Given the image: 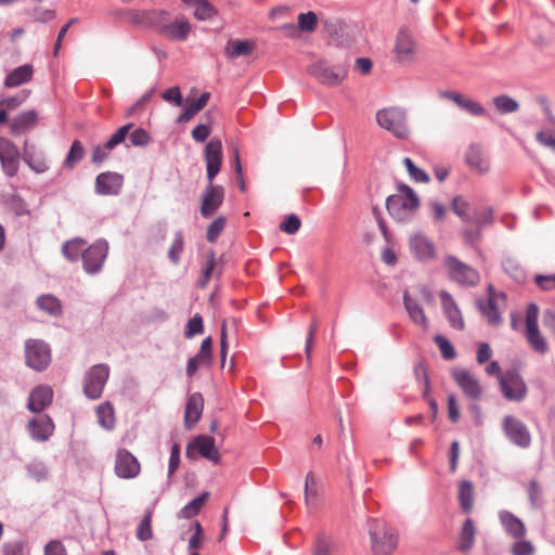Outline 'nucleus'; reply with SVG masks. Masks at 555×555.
<instances>
[{"label": "nucleus", "instance_id": "0e129e2a", "mask_svg": "<svg viewBox=\"0 0 555 555\" xmlns=\"http://www.w3.org/2000/svg\"><path fill=\"white\" fill-rule=\"evenodd\" d=\"M109 151L107 147H106V143H104L103 145H96L94 146L93 151H92V156H91V160L94 163V164H101L103 163L105 159H107L108 157V154H109Z\"/></svg>", "mask_w": 555, "mask_h": 555}, {"label": "nucleus", "instance_id": "412c9836", "mask_svg": "<svg viewBox=\"0 0 555 555\" xmlns=\"http://www.w3.org/2000/svg\"><path fill=\"white\" fill-rule=\"evenodd\" d=\"M504 430L512 442L515 444L527 448L531 442V437L524 424L519 418H505Z\"/></svg>", "mask_w": 555, "mask_h": 555}, {"label": "nucleus", "instance_id": "7ed1b4c3", "mask_svg": "<svg viewBox=\"0 0 555 555\" xmlns=\"http://www.w3.org/2000/svg\"><path fill=\"white\" fill-rule=\"evenodd\" d=\"M370 535L376 555H390L397 548V534L383 522L375 520L370 528Z\"/></svg>", "mask_w": 555, "mask_h": 555}, {"label": "nucleus", "instance_id": "2f4dec72", "mask_svg": "<svg viewBox=\"0 0 555 555\" xmlns=\"http://www.w3.org/2000/svg\"><path fill=\"white\" fill-rule=\"evenodd\" d=\"M28 427L31 437L37 440H47L54 430L51 418H30Z\"/></svg>", "mask_w": 555, "mask_h": 555}, {"label": "nucleus", "instance_id": "69168bd1", "mask_svg": "<svg viewBox=\"0 0 555 555\" xmlns=\"http://www.w3.org/2000/svg\"><path fill=\"white\" fill-rule=\"evenodd\" d=\"M210 127L205 124L197 125L192 130V138L197 142H204L210 135Z\"/></svg>", "mask_w": 555, "mask_h": 555}, {"label": "nucleus", "instance_id": "aec40b11", "mask_svg": "<svg viewBox=\"0 0 555 555\" xmlns=\"http://www.w3.org/2000/svg\"><path fill=\"white\" fill-rule=\"evenodd\" d=\"M465 164L472 171L485 175L490 170V160L479 145H470L465 153Z\"/></svg>", "mask_w": 555, "mask_h": 555}, {"label": "nucleus", "instance_id": "0eeeda50", "mask_svg": "<svg viewBox=\"0 0 555 555\" xmlns=\"http://www.w3.org/2000/svg\"><path fill=\"white\" fill-rule=\"evenodd\" d=\"M539 308L535 304H530L526 312V337L529 345L539 353H545L548 345L541 335L538 326Z\"/></svg>", "mask_w": 555, "mask_h": 555}, {"label": "nucleus", "instance_id": "37998d69", "mask_svg": "<svg viewBox=\"0 0 555 555\" xmlns=\"http://www.w3.org/2000/svg\"><path fill=\"white\" fill-rule=\"evenodd\" d=\"M493 104L501 114L514 113L519 108L518 102L507 95L493 98Z\"/></svg>", "mask_w": 555, "mask_h": 555}, {"label": "nucleus", "instance_id": "052dcab7", "mask_svg": "<svg viewBox=\"0 0 555 555\" xmlns=\"http://www.w3.org/2000/svg\"><path fill=\"white\" fill-rule=\"evenodd\" d=\"M204 330L203 319L199 314H195L189 322L185 336L188 338L193 337L196 334H201Z\"/></svg>", "mask_w": 555, "mask_h": 555}, {"label": "nucleus", "instance_id": "c03bdc74", "mask_svg": "<svg viewBox=\"0 0 555 555\" xmlns=\"http://www.w3.org/2000/svg\"><path fill=\"white\" fill-rule=\"evenodd\" d=\"M204 409V398L201 393H193L189 397L184 416H201Z\"/></svg>", "mask_w": 555, "mask_h": 555}, {"label": "nucleus", "instance_id": "603ef678", "mask_svg": "<svg viewBox=\"0 0 555 555\" xmlns=\"http://www.w3.org/2000/svg\"><path fill=\"white\" fill-rule=\"evenodd\" d=\"M216 268V257L215 253L210 251L209 256L205 262V266L203 268L202 278L198 282L199 287L205 288L215 271Z\"/></svg>", "mask_w": 555, "mask_h": 555}, {"label": "nucleus", "instance_id": "6e6d98bb", "mask_svg": "<svg viewBox=\"0 0 555 555\" xmlns=\"http://www.w3.org/2000/svg\"><path fill=\"white\" fill-rule=\"evenodd\" d=\"M184 241L182 234L179 232L176 234V237L169 248L168 256L172 263L177 264L180 260L181 254L183 251Z\"/></svg>", "mask_w": 555, "mask_h": 555}, {"label": "nucleus", "instance_id": "c9c22d12", "mask_svg": "<svg viewBox=\"0 0 555 555\" xmlns=\"http://www.w3.org/2000/svg\"><path fill=\"white\" fill-rule=\"evenodd\" d=\"M459 500L462 508L468 513L474 504V488L472 482L462 481L459 486Z\"/></svg>", "mask_w": 555, "mask_h": 555}, {"label": "nucleus", "instance_id": "a211bd4d", "mask_svg": "<svg viewBox=\"0 0 555 555\" xmlns=\"http://www.w3.org/2000/svg\"><path fill=\"white\" fill-rule=\"evenodd\" d=\"M395 53L399 61H410L414 57L417 47L414 37L406 29H400L396 37Z\"/></svg>", "mask_w": 555, "mask_h": 555}, {"label": "nucleus", "instance_id": "f03ea898", "mask_svg": "<svg viewBox=\"0 0 555 555\" xmlns=\"http://www.w3.org/2000/svg\"><path fill=\"white\" fill-rule=\"evenodd\" d=\"M443 262L448 272V276L456 284L461 286L473 287L480 282L479 272L455 256H447Z\"/></svg>", "mask_w": 555, "mask_h": 555}, {"label": "nucleus", "instance_id": "680f3d73", "mask_svg": "<svg viewBox=\"0 0 555 555\" xmlns=\"http://www.w3.org/2000/svg\"><path fill=\"white\" fill-rule=\"evenodd\" d=\"M535 284L543 291H551L555 288V274L542 275L538 274L534 278Z\"/></svg>", "mask_w": 555, "mask_h": 555}, {"label": "nucleus", "instance_id": "f8f14e48", "mask_svg": "<svg viewBox=\"0 0 555 555\" xmlns=\"http://www.w3.org/2000/svg\"><path fill=\"white\" fill-rule=\"evenodd\" d=\"M204 157L206 163L207 179L209 182H212L216 176L220 172L222 165L223 154L221 140H210L205 146Z\"/></svg>", "mask_w": 555, "mask_h": 555}, {"label": "nucleus", "instance_id": "e2e57ef3", "mask_svg": "<svg viewBox=\"0 0 555 555\" xmlns=\"http://www.w3.org/2000/svg\"><path fill=\"white\" fill-rule=\"evenodd\" d=\"M44 555H67V551L61 541L53 540L46 545Z\"/></svg>", "mask_w": 555, "mask_h": 555}, {"label": "nucleus", "instance_id": "bb28decb", "mask_svg": "<svg viewBox=\"0 0 555 555\" xmlns=\"http://www.w3.org/2000/svg\"><path fill=\"white\" fill-rule=\"evenodd\" d=\"M499 518L508 535L514 539L525 538L527 531L526 526L514 514L507 511H502L499 514Z\"/></svg>", "mask_w": 555, "mask_h": 555}, {"label": "nucleus", "instance_id": "39448f33", "mask_svg": "<svg viewBox=\"0 0 555 555\" xmlns=\"http://www.w3.org/2000/svg\"><path fill=\"white\" fill-rule=\"evenodd\" d=\"M345 65H331L326 61H318L308 67V73L322 85L339 86L347 76Z\"/></svg>", "mask_w": 555, "mask_h": 555}, {"label": "nucleus", "instance_id": "a19ab883", "mask_svg": "<svg viewBox=\"0 0 555 555\" xmlns=\"http://www.w3.org/2000/svg\"><path fill=\"white\" fill-rule=\"evenodd\" d=\"M83 155L85 149L82 146V143L79 140H75L72 143V146L64 160V167L68 169L74 168V166L83 158Z\"/></svg>", "mask_w": 555, "mask_h": 555}, {"label": "nucleus", "instance_id": "2eb2a0df", "mask_svg": "<svg viewBox=\"0 0 555 555\" xmlns=\"http://www.w3.org/2000/svg\"><path fill=\"white\" fill-rule=\"evenodd\" d=\"M452 376L463 393L473 400H478L482 395V387L478 378L468 370H454Z\"/></svg>", "mask_w": 555, "mask_h": 555}, {"label": "nucleus", "instance_id": "a878e982", "mask_svg": "<svg viewBox=\"0 0 555 555\" xmlns=\"http://www.w3.org/2000/svg\"><path fill=\"white\" fill-rule=\"evenodd\" d=\"M122 179L117 173H100L95 180L96 192L103 195H115L119 192Z\"/></svg>", "mask_w": 555, "mask_h": 555}, {"label": "nucleus", "instance_id": "864d4df0", "mask_svg": "<svg viewBox=\"0 0 555 555\" xmlns=\"http://www.w3.org/2000/svg\"><path fill=\"white\" fill-rule=\"evenodd\" d=\"M225 227V218L224 217H218L215 219L207 229V241L210 243H214L217 241L218 236L221 234V232L224 230Z\"/></svg>", "mask_w": 555, "mask_h": 555}, {"label": "nucleus", "instance_id": "de8ad7c7", "mask_svg": "<svg viewBox=\"0 0 555 555\" xmlns=\"http://www.w3.org/2000/svg\"><path fill=\"white\" fill-rule=\"evenodd\" d=\"M132 127H133V124H127V125L118 128L112 134V137L105 142L106 143V147L108 150H113L114 147H116L117 145L122 143L126 140V138L128 137L129 131H130V129Z\"/></svg>", "mask_w": 555, "mask_h": 555}, {"label": "nucleus", "instance_id": "09e8293b", "mask_svg": "<svg viewBox=\"0 0 555 555\" xmlns=\"http://www.w3.org/2000/svg\"><path fill=\"white\" fill-rule=\"evenodd\" d=\"M313 555H336V547L330 539L319 537L314 543Z\"/></svg>", "mask_w": 555, "mask_h": 555}, {"label": "nucleus", "instance_id": "f257e3e1", "mask_svg": "<svg viewBox=\"0 0 555 555\" xmlns=\"http://www.w3.org/2000/svg\"><path fill=\"white\" fill-rule=\"evenodd\" d=\"M420 198L416 193L405 184L397 186V193L387 197L386 208L391 217L398 221H405L417 210Z\"/></svg>", "mask_w": 555, "mask_h": 555}, {"label": "nucleus", "instance_id": "20e7f679", "mask_svg": "<svg viewBox=\"0 0 555 555\" xmlns=\"http://www.w3.org/2000/svg\"><path fill=\"white\" fill-rule=\"evenodd\" d=\"M377 124L395 137L404 139L409 134L404 111L398 107H387L376 113Z\"/></svg>", "mask_w": 555, "mask_h": 555}, {"label": "nucleus", "instance_id": "338daca9", "mask_svg": "<svg viewBox=\"0 0 555 555\" xmlns=\"http://www.w3.org/2000/svg\"><path fill=\"white\" fill-rule=\"evenodd\" d=\"M537 141L555 152V135L547 131H539L535 134Z\"/></svg>", "mask_w": 555, "mask_h": 555}, {"label": "nucleus", "instance_id": "9d476101", "mask_svg": "<svg viewBox=\"0 0 555 555\" xmlns=\"http://www.w3.org/2000/svg\"><path fill=\"white\" fill-rule=\"evenodd\" d=\"M506 307V296L504 293H495L492 287L489 288L488 300L486 304L479 302V309L491 325H499L502 322L501 313Z\"/></svg>", "mask_w": 555, "mask_h": 555}, {"label": "nucleus", "instance_id": "c756f323", "mask_svg": "<svg viewBox=\"0 0 555 555\" xmlns=\"http://www.w3.org/2000/svg\"><path fill=\"white\" fill-rule=\"evenodd\" d=\"M191 26L184 18L176 20L173 23L162 27L160 31L164 36L173 40H185L190 34Z\"/></svg>", "mask_w": 555, "mask_h": 555}, {"label": "nucleus", "instance_id": "8fccbe9b", "mask_svg": "<svg viewBox=\"0 0 555 555\" xmlns=\"http://www.w3.org/2000/svg\"><path fill=\"white\" fill-rule=\"evenodd\" d=\"M318 16L314 12L300 13L298 15V28L302 31L311 33L317 28Z\"/></svg>", "mask_w": 555, "mask_h": 555}, {"label": "nucleus", "instance_id": "4c0bfd02", "mask_svg": "<svg viewBox=\"0 0 555 555\" xmlns=\"http://www.w3.org/2000/svg\"><path fill=\"white\" fill-rule=\"evenodd\" d=\"M469 207V202L463 196L457 195L453 197L451 203L452 211L465 223L474 222V219L468 215Z\"/></svg>", "mask_w": 555, "mask_h": 555}, {"label": "nucleus", "instance_id": "1a4fd4ad", "mask_svg": "<svg viewBox=\"0 0 555 555\" xmlns=\"http://www.w3.org/2000/svg\"><path fill=\"white\" fill-rule=\"evenodd\" d=\"M500 388L507 400L520 401L527 395V387L520 375L515 371H507L500 376Z\"/></svg>", "mask_w": 555, "mask_h": 555}, {"label": "nucleus", "instance_id": "f704fd0d", "mask_svg": "<svg viewBox=\"0 0 555 555\" xmlns=\"http://www.w3.org/2000/svg\"><path fill=\"white\" fill-rule=\"evenodd\" d=\"M186 5L194 7V16L201 21L209 20L215 15L214 7L207 0H183Z\"/></svg>", "mask_w": 555, "mask_h": 555}, {"label": "nucleus", "instance_id": "3c124183", "mask_svg": "<svg viewBox=\"0 0 555 555\" xmlns=\"http://www.w3.org/2000/svg\"><path fill=\"white\" fill-rule=\"evenodd\" d=\"M516 540L517 541L511 546L512 555H534L535 547L530 541L525 540L524 538Z\"/></svg>", "mask_w": 555, "mask_h": 555}, {"label": "nucleus", "instance_id": "c85d7f7f", "mask_svg": "<svg viewBox=\"0 0 555 555\" xmlns=\"http://www.w3.org/2000/svg\"><path fill=\"white\" fill-rule=\"evenodd\" d=\"M33 76L34 67L30 64H25L8 74L3 83L7 88H15L30 81Z\"/></svg>", "mask_w": 555, "mask_h": 555}, {"label": "nucleus", "instance_id": "72a5a7b5", "mask_svg": "<svg viewBox=\"0 0 555 555\" xmlns=\"http://www.w3.org/2000/svg\"><path fill=\"white\" fill-rule=\"evenodd\" d=\"M210 94L204 92L197 100H194L186 106L184 112L179 116L180 122H186L191 120L198 112H201L207 104Z\"/></svg>", "mask_w": 555, "mask_h": 555}, {"label": "nucleus", "instance_id": "bf43d9fd", "mask_svg": "<svg viewBox=\"0 0 555 555\" xmlns=\"http://www.w3.org/2000/svg\"><path fill=\"white\" fill-rule=\"evenodd\" d=\"M129 140L132 145L135 146H145L149 144L151 138L147 131L142 128H137L131 133L129 132Z\"/></svg>", "mask_w": 555, "mask_h": 555}, {"label": "nucleus", "instance_id": "7c9ffc66", "mask_svg": "<svg viewBox=\"0 0 555 555\" xmlns=\"http://www.w3.org/2000/svg\"><path fill=\"white\" fill-rule=\"evenodd\" d=\"M256 43L251 40H229L224 53L229 59H237L253 53Z\"/></svg>", "mask_w": 555, "mask_h": 555}, {"label": "nucleus", "instance_id": "4d7b16f0", "mask_svg": "<svg viewBox=\"0 0 555 555\" xmlns=\"http://www.w3.org/2000/svg\"><path fill=\"white\" fill-rule=\"evenodd\" d=\"M202 360L203 365H209L212 359V339L207 337L202 341L199 351L195 356Z\"/></svg>", "mask_w": 555, "mask_h": 555}, {"label": "nucleus", "instance_id": "9b49d317", "mask_svg": "<svg viewBox=\"0 0 555 555\" xmlns=\"http://www.w3.org/2000/svg\"><path fill=\"white\" fill-rule=\"evenodd\" d=\"M20 157L16 145L7 138H0V162L7 176L14 177L17 173Z\"/></svg>", "mask_w": 555, "mask_h": 555}, {"label": "nucleus", "instance_id": "473e14b6", "mask_svg": "<svg viewBox=\"0 0 555 555\" xmlns=\"http://www.w3.org/2000/svg\"><path fill=\"white\" fill-rule=\"evenodd\" d=\"M475 535H476V529H475L474 522L470 518H468L465 520L462 531H461L459 548L463 552H466L469 548H472L475 543Z\"/></svg>", "mask_w": 555, "mask_h": 555}, {"label": "nucleus", "instance_id": "dca6fc26", "mask_svg": "<svg viewBox=\"0 0 555 555\" xmlns=\"http://www.w3.org/2000/svg\"><path fill=\"white\" fill-rule=\"evenodd\" d=\"M108 250L107 243L104 241H98L82 253L83 268L88 273L98 272L104 259L106 258Z\"/></svg>", "mask_w": 555, "mask_h": 555}, {"label": "nucleus", "instance_id": "a18cd8bd", "mask_svg": "<svg viewBox=\"0 0 555 555\" xmlns=\"http://www.w3.org/2000/svg\"><path fill=\"white\" fill-rule=\"evenodd\" d=\"M29 93L28 90H23L13 96L3 98L0 100V106L7 111H14L27 100Z\"/></svg>", "mask_w": 555, "mask_h": 555}, {"label": "nucleus", "instance_id": "5701e85b", "mask_svg": "<svg viewBox=\"0 0 555 555\" xmlns=\"http://www.w3.org/2000/svg\"><path fill=\"white\" fill-rule=\"evenodd\" d=\"M53 391L48 386H38L29 395L28 410L31 413H41L52 402Z\"/></svg>", "mask_w": 555, "mask_h": 555}, {"label": "nucleus", "instance_id": "4be33fe9", "mask_svg": "<svg viewBox=\"0 0 555 555\" xmlns=\"http://www.w3.org/2000/svg\"><path fill=\"white\" fill-rule=\"evenodd\" d=\"M23 160L37 173H43L49 169L43 152L26 140L22 153Z\"/></svg>", "mask_w": 555, "mask_h": 555}, {"label": "nucleus", "instance_id": "58836bf2", "mask_svg": "<svg viewBox=\"0 0 555 555\" xmlns=\"http://www.w3.org/2000/svg\"><path fill=\"white\" fill-rule=\"evenodd\" d=\"M209 493L204 492L194 500H192L189 504H186L179 513L181 518H191L199 513L202 507L205 505Z\"/></svg>", "mask_w": 555, "mask_h": 555}, {"label": "nucleus", "instance_id": "423d86ee", "mask_svg": "<svg viewBox=\"0 0 555 555\" xmlns=\"http://www.w3.org/2000/svg\"><path fill=\"white\" fill-rule=\"evenodd\" d=\"M108 377L109 367L106 364L91 366L83 378L85 395L90 399L100 398Z\"/></svg>", "mask_w": 555, "mask_h": 555}, {"label": "nucleus", "instance_id": "6ab92c4d", "mask_svg": "<svg viewBox=\"0 0 555 555\" xmlns=\"http://www.w3.org/2000/svg\"><path fill=\"white\" fill-rule=\"evenodd\" d=\"M410 250L421 261H429L436 256L434 243L421 233L410 237Z\"/></svg>", "mask_w": 555, "mask_h": 555}, {"label": "nucleus", "instance_id": "ddd939ff", "mask_svg": "<svg viewBox=\"0 0 555 555\" xmlns=\"http://www.w3.org/2000/svg\"><path fill=\"white\" fill-rule=\"evenodd\" d=\"M223 198L224 189L221 185H215L212 182H209L202 195L201 215L204 218L211 217L222 205Z\"/></svg>", "mask_w": 555, "mask_h": 555}, {"label": "nucleus", "instance_id": "b1692460", "mask_svg": "<svg viewBox=\"0 0 555 555\" xmlns=\"http://www.w3.org/2000/svg\"><path fill=\"white\" fill-rule=\"evenodd\" d=\"M38 122V114L36 111L30 109L23 112L9 121L10 131L13 135L17 137L29 129L34 128Z\"/></svg>", "mask_w": 555, "mask_h": 555}, {"label": "nucleus", "instance_id": "5fc2aeb1", "mask_svg": "<svg viewBox=\"0 0 555 555\" xmlns=\"http://www.w3.org/2000/svg\"><path fill=\"white\" fill-rule=\"evenodd\" d=\"M434 340L439 347V350L446 360H452L455 358V350L451 343L444 336L436 335L434 337Z\"/></svg>", "mask_w": 555, "mask_h": 555}, {"label": "nucleus", "instance_id": "13d9d810", "mask_svg": "<svg viewBox=\"0 0 555 555\" xmlns=\"http://www.w3.org/2000/svg\"><path fill=\"white\" fill-rule=\"evenodd\" d=\"M300 225V219L296 215H289L280 223V230L287 234H295Z\"/></svg>", "mask_w": 555, "mask_h": 555}, {"label": "nucleus", "instance_id": "6e6552de", "mask_svg": "<svg viewBox=\"0 0 555 555\" xmlns=\"http://www.w3.org/2000/svg\"><path fill=\"white\" fill-rule=\"evenodd\" d=\"M25 353L27 365L36 371L44 370L51 361L50 348L42 340L28 339Z\"/></svg>", "mask_w": 555, "mask_h": 555}, {"label": "nucleus", "instance_id": "393cba45", "mask_svg": "<svg viewBox=\"0 0 555 555\" xmlns=\"http://www.w3.org/2000/svg\"><path fill=\"white\" fill-rule=\"evenodd\" d=\"M403 304L411 321L422 327L424 331H427L429 327V322L426 313L423 307L415 298L409 294V292H404L403 294Z\"/></svg>", "mask_w": 555, "mask_h": 555}, {"label": "nucleus", "instance_id": "4468645a", "mask_svg": "<svg viewBox=\"0 0 555 555\" xmlns=\"http://www.w3.org/2000/svg\"><path fill=\"white\" fill-rule=\"evenodd\" d=\"M141 465L137 457L126 449L116 453L115 473L119 478L131 479L140 474Z\"/></svg>", "mask_w": 555, "mask_h": 555}, {"label": "nucleus", "instance_id": "774afa93", "mask_svg": "<svg viewBox=\"0 0 555 555\" xmlns=\"http://www.w3.org/2000/svg\"><path fill=\"white\" fill-rule=\"evenodd\" d=\"M24 544L21 541H15L11 543L4 544L3 554L4 555H23Z\"/></svg>", "mask_w": 555, "mask_h": 555}, {"label": "nucleus", "instance_id": "cd10ccee", "mask_svg": "<svg viewBox=\"0 0 555 555\" xmlns=\"http://www.w3.org/2000/svg\"><path fill=\"white\" fill-rule=\"evenodd\" d=\"M192 447L198 451L201 456L214 463H219L220 454L215 446L214 438L201 435L194 439Z\"/></svg>", "mask_w": 555, "mask_h": 555}, {"label": "nucleus", "instance_id": "e433bc0d", "mask_svg": "<svg viewBox=\"0 0 555 555\" xmlns=\"http://www.w3.org/2000/svg\"><path fill=\"white\" fill-rule=\"evenodd\" d=\"M86 242L80 238H75L66 242L63 245V255L70 261H77L79 256L85 251Z\"/></svg>", "mask_w": 555, "mask_h": 555}, {"label": "nucleus", "instance_id": "49530a36", "mask_svg": "<svg viewBox=\"0 0 555 555\" xmlns=\"http://www.w3.org/2000/svg\"><path fill=\"white\" fill-rule=\"evenodd\" d=\"M403 164L409 172L411 179L415 182H429V176L421 168L416 167L411 158L405 157Z\"/></svg>", "mask_w": 555, "mask_h": 555}, {"label": "nucleus", "instance_id": "f3484780", "mask_svg": "<svg viewBox=\"0 0 555 555\" xmlns=\"http://www.w3.org/2000/svg\"><path fill=\"white\" fill-rule=\"evenodd\" d=\"M439 297L441 300L443 313L446 314L449 324L457 331L464 330L465 322L462 312L452 295L449 294L447 291H441L439 293Z\"/></svg>", "mask_w": 555, "mask_h": 555}, {"label": "nucleus", "instance_id": "79ce46f5", "mask_svg": "<svg viewBox=\"0 0 555 555\" xmlns=\"http://www.w3.org/2000/svg\"><path fill=\"white\" fill-rule=\"evenodd\" d=\"M152 517H153V511L147 509L145 512L144 517L138 525L135 535L140 541H147L153 538Z\"/></svg>", "mask_w": 555, "mask_h": 555}, {"label": "nucleus", "instance_id": "ea45409f", "mask_svg": "<svg viewBox=\"0 0 555 555\" xmlns=\"http://www.w3.org/2000/svg\"><path fill=\"white\" fill-rule=\"evenodd\" d=\"M37 305L39 309L48 312L51 315H59L62 312V305L60 300L52 295H42L38 298Z\"/></svg>", "mask_w": 555, "mask_h": 555}]
</instances>
